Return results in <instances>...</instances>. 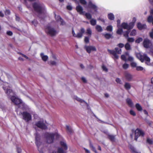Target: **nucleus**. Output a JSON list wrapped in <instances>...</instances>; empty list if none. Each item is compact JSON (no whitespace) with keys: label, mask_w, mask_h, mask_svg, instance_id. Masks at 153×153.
Returning a JSON list of instances; mask_svg holds the SVG:
<instances>
[{"label":"nucleus","mask_w":153,"mask_h":153,"mask_svg":"<svg viewBox=\"0 0 153 153\" xmlns=\"http://www.w3.org/2000/svg\"><path fill=\"white\" fill-rule=\"evenodd\" d=\"M3 89L5 91V93L9 97H10L12 101L16 105H18L19 108L23 110H27L29 109L28 106L22 100L18 98L13 91L10 89L9 84L8 83L5 82L3 87Z\"/></svg>","instance_id":"obj_1"},{"label":"nucleus","mask_w":153,"mask_h":153,"mask_svg":"<svg viewBox=\"0 0 153 153\" xmlns=\"http://www.w3.org/2000/svg\"><path fill=\"white\" fill-rule=\"evenodd\" d=\"M32 6L35 11L39 15V17H40V15H44L46 11L45 7L39 1L33 3Z\"/></svg>","instance_id":"obj_2"},{"label":"nucleus","mask_w":153,"mask_h":153,"mask_svg":"<svg viewBox=\"0 0 153 153\" xmlns=\"http://www.w3.org/2000/svg\"><path fill=\"white\" fill-rule=\"evenodd\" d=\"M45 136L47 143H51L53 142L54 137H55L56 139H58L61 137L59 134L57 132L55 133L46 132L45 134Z\"/></svg>","instance_id":"obj_3"},{"label":"nucleus","mask_w":153,"mask_h":153,"mask_svg":"<svg viewBox=\"0 0 153 153\" xmlns=\"http://www.w3.org/2000/svg\"><path fill=\"white\" fill-rule=\"evenodd\" d=\"M136 56L137 58L142 62H143L144 60H145L146 61V64L148 65H151V64L150 62V59L147 56L146 54L139 53H137L136 54Z\"/></svg>","instance_id":"obj_4"},{"label":"nucleus","mask_w":153,"mask_h":153,"mask_svg":"<svg viewBox=\"0 0 153 153\" xmlns=\"http://www.w3.org/2000/svg\"><path fill=\"white\" fill-rule=\"evenodd\" d=\"M45 32L51 36L56 35L57 33V31L53 27L49 25H47L45 28Z\"/></svg>","instance_id":"obj_5"},{"label":"nucleus","mask_w":153,"mask_h":153,"mask_svg":"<svg viewBox=\"0 0 153 153\" xmlns=\"http://www.w3.org/2000/svg\"><path fill=\"white\" fill-rule=\"evenodd\" d=\"M60 143L62 147L64 149V150L62 148H58L57 152L53 151L52 153H65V151L68 149V146L65 141L63 140L60 142Z\"/></svg>","instance_id":"obj_6"},{"label":"nucleus","mask_w":153,"mask_h":153,"mask_svg":"<svg viewBox=\"0 0 153 153\" xmlns=\"http://www.w3.org/2000/svg\"><path fill=\"white\" fill-rule=\"evenodd\" d=\"M115 51L114 50H111L109 49L108 50V51L110 54L113 55V56L112 57L115 60L116 59H117L119 58V56L117 54V53L118 54H121L122 51L121 49H119L117 48H115Z\"/></svg>","instance_id":"obj_7"},{"label":"nucleus","mask_w":153,"mask_h":153,"mask_svg":"<svg viewBox=\"0 0 153 153\" xmlns=\"http://www.w3.org/2000/svg\"><path fill=\"white\" fill-rule=\"evenodd\" d=\"M40 136L39 134L36 132L35 134V139H36V144L38 150L40 153H43L42 149H40V148L42 147V143L40 142Z\"/></svg>","instance_id":"obj_8"},{"label":"nucleus","mask_w":153,"mask_h":153,"mask_svg":"<svg viewBox=\"0 0 153 153\" xmlns=\"http://www.w3.org/2000/svg\"><path fill=\"white\" fill-rule=\"evenodd\" d=\"M150 15L147 18V21L148 22L152 23L153 25V8L151 9L150 11ZM149 36L150 37L153 39V28L152 31L149 33Z\"/></svg>","instance_id":"obj_9"},{"label":"nucleus","mask_w":153,"mask_h":153,"mask_svg":"<svg viewBox=\"0 0 153 153\" xmlns=\"http://www.w3.org/2000/svg\"><path fill=\"white\" fill-rule=\"evenodd\" d=\"M35 125L38 127L42 129H45L47 128L48 124L45 121H39L36 123Z\"/></svg>","instance_id":"obj_10"},{"label":"nucleus","mask_w":153,"mask_h":153,"mask_svg":"<svg viewBox=\"0 0 153 153\" xmlns=\"http://www.w3.org/2000/svg\"><path fill=\"white\" fill-rule=\"evenodd\" d=\"M85 7L86 8H90L93 10L94 12H97V7L96 5L92 2L90 1H89L88 5L87 6H85Z\"/></svg>","instance_id":"obj_11"},{"label":"nucleus","mask_w":153,"mask_h":153,"mask_svg":"<svg viewBox=\"0 0 153 153\" xmlns=\"http://www.w3.org/2000/svg\"><path fill=\"white\" fill-rule=\"evenodd\" d=\"M144 135V133L142 130L137 129L135 131V140L137 141L139 137H143Z\"/></svg>","instance_id":"obj_12"},{"label":"nucleus","mask_w":153,"mask_h":153,"mask_svg":"<svg viewBox=\"0 0 153 153\" xmlns=\"http://www.w3.org/2000/svg\"><path fill=\"white\" fill-rule=\"evenodd\" d=\"M20 113L22 114L23 119L26 121L28 122L31 120V116L29 113L26 111Z\"/></svg>","instance_id":"obj_13"},{"label":"nucleus","mask_w":153,"mask_h":153,"mask_svg":"<svg viewBox=\"0 0 153 153\" xmlns=\"http://www.w3.org/2000/svg\"><path fill=\"white\" fill-rule=\"evenodd\" d=\"M124 76L126 79L128 81L133 80V76L128 72H126L124 74Z\"/></svg>","instance_id":"obj_14"},{"label":"nucleus","mask_w":153,"mask_h":153,"mask_svg":"<svg viewBox=\"0 0 153 153\" xmlns=\"http://www.w3.org/2000/svg\"><path fill=\"white\" fill-rule=\"evenodd\" d=\"M144 47L146 48H149L152 45L151 41L147 39H145L143 42Z\"/></svg>","instance_id":"obj_15"},{"label":"nucleus","mask_w":153,"mask_h":153,"mask_svg":"<svg viewBox=\"0 0 153 153\" xmlns=\"http://www.w3.org/2000/svg\"><path fill=\"white\" fill-rule=\"evenodd\" d=\"M85 48L87 52L88 53H90L91 51H96V48L93 46H85Z\"/></svg>","instance_id":"obj_16"},{"label":"nucleus","mask_w":153,"mask_h":153,"mask_svg":"<svg viewBox=\"0 0 153 153\" xmlns=\"http://www.w3.org/2000/svg\"><path fill=\"white\" fill-rule=\"evenodd\" d=\"M74 99L77 101L80 102L81 103V105H86L88 108V105L84 100L76 96L74 97Z\"/></svg>","instance_id":"obj_17"},{"label":"nucleus","mask_w":153,"mask_h":153,"mask_svg":"<svg viewBox=\"0 0 153 153\" xmlns=\"http://www.w3.org/2000/svg\"><path fill=\"white\" fill-rule=\"evenodd\" d=\"M76 9L77 12L80 14L84 15L85 11H83V8L80 5H78L76 6Z\"/></svg>","instance_id":"obj_18"},{"label":"nucleus","mask_w":153,"mask_h":153,"mask_svg":"<svg viewBox=\"0 0 153 153\" xmlns=\"http://www.w3.org/2000/svg\"><path fill=\"white\" fill-rule=\"evenodd\" d=\"M55 17L56 20L58 22H61V25H64L65 24V23L63 20L61 18L60 16H56V15H55Z\"/></svg>","instance_id":"obj_19"},{"label":"nucleus","mask_w":153,"mask_h":153,"mask_svg":"<svg viewBox=\"0 0 153 153\" xmlns=\"http://www.w3.org/2000/svg\"><path fill=\"white\" fill-rule=\"evenodd\" d=\"M137 27L139 30H142L146 28V25L145 24H142L140 23L139 22L137 23Z\"/></svg>","instance_id":"obj_20"},{"label":"nucleus","mask_w":153,"mask_h":153,"mask_svg":"<svg viewBox=\"0 0 153 153\" xmlns=\"http://www.w3.org/2000/svg\"><path fill=\"white\" fill-rule=\"evenodd\" d=\"M85 30L83 28H82L80 30V32L76 34V36L75 37L78 38H81L83 34L85 33Z\"/></svg>","instance_id":"obj_21"},{"label":"nucleus","mask_w":153,"mask_h":153,"mask_svg":"<svg viewBox=\"0 0 153 153\" xmlns=\"http://www.w3.org/2000/svg\"><path fill=\"white\" fill-rule=\"evenodd\" d=\"M126 102L128 105L130 107H132L133 106V104L131 100L129 99L128 98L126 99Z\"/></svg>","instance_id":"obj_22"},{"label":"nucleus","mask_w":153,"mask_h":153,"mask_svg":"<svg viewBox=\"0 0 153 153\" xmlns=\"http://www.w3.org/2000/svg\"><path fill=\"white\" fill-rule=\"evenodd\" d=\"M40 56L42 60L44 61H46L48 59V56L47 55H45L43 53H41Z\"/></svg>","instance_id":"obj_23"},{"label":"nucleus","mask_w":153,"mask_h":153,"mask_svg":"<svg viewBox=\"0 0 153 153\" xmlns=\"http://www.w3.org/2000/svg\"><path fill=\"white\" fill-rule=\"evenodd\" d=\"M108 19L111 20H113L114 19V15L111 13H109L108 14Z\"/></svg>","instance_id":"obj_24"},{"label":"nucleus","mask_w":153,"mask_h":153,"mask_svg":"<svg viewBox=\"0 0 153 153\" xmlns=\"http://www.w3.org/2000/svg\"><path fill=\"white\" fill-rule=\"evenodd\" d=\"M121 27L124 29H126L128 30V24L127 23L123 22L121 24Z\"/></svg>","instance_id":"obj_25"},{"label":"nucleus","mask_w":153,"mask_h":153,"mask_svg":"<svg viewBox=\"0 0 153 153\" xmlns=\"http://www.w3.org/2000/svg\"><path fill=\"white\" fill-rule=\"evenodd\" d=\"M129 148L132 153H140V152H137L133 146L130 145Z\"/></svg>","instance_id":"obj_26"},{"label":"nucleus","mask_w":153,"mask_h":153,"mask_svg":"<svg viewBox=\"0 0 153 153\" xmlns=\"http://www.w3.org/2000/svg\"><path fill=\"white\" fill-rule=\"evenodd\" d=\"M85 33L89 37H90L92 34V31L91 29L89 28H87Z\"/></svg>","instance_id":"obj_27"},{"label":"nucleus","mask_w":153,"mask_h":153,"mask_svg":"<svg viewBox=\"0 0 153 153\" xmlns=\"http://www.w3.org/2000/svg\"><path fill=\"white\" fill-rule=\"evenodd\" d=\"M124 87L127 90H129L131 87V86L129 83L126 82L124 85Z\"/></svg>","instance_id":"obj_28"},{"label":"nucleus","mask_w":153,"mask_h":153,"mask_svg":"<svg viewBox=\"0 0 153 153\" xmlns=\"http://www.w3.org/2000/svg\"><path fill=\"white\" fill-rule=\"evenodd\" d=\"M108 138L112 142L115 141V136L112 135L108 134Z\"/></svg>","instance_id":"obj_29"},{"label":"nucleus","mask_w":153,"mask_h":153,"mask_svg":"<svg viewBox=\"0 0 153 153\" xmlns=\"http://www.w3.org/2000/svg\"><path fill=\"white\" fill-rule=\"evenodd\" d=\"M66 130L68 133L71 134L72 133L73 131L71 128L68 126H66Z\"/></svg>","instance_id":"obj_30"},{"label":"nucleus","mask_w":153,"mask_h":153,"mask_svg":"<svg viewBox=\"0 0 153 153\" xmlns=\"http://www.w3.org/2000/svg\"><path fill=\"white\" fill-rule=\"evenodd\" d=\"M95 28L96 30L99 32H101L102 31V28L100 25H97Z\"/></svg>","instance_id":"obj_31"},{"label":"nucleus","mask_w":153,"mask_h":153,"mask_svg":"<svg viewBox=\"0 0 153 153\" xmlns=\"http://www.w3.org/2000/svg\"><path fill=\"white\" fill-rule=\"evenodd\" d=\"M135 107L137 110L139 111H141L142 110L141 106L139 103H137Z\"/></svg>","instance_id":"obj_32"},{"label":"nucleus","mask_w":153,"mask_h":153,"mask_svg":"<svg viewBox=\"0 0 153 153\" xmlns=\"http://www.w3.org/2000/svg\"><path fill=\"white\" fill-rule=\"evenodd\" d=\"M105 38L107 39H109L112 37V35L108 33H106L104 34Z\"/></svg>","instance_id":"obj_33"},{"label":"nucleus","mask_w":153,"mask_h":153,"mask_svg":"<svg viewBox=\"0 0 153 153\" xmlns=\"http://www.w3.org/2000/svg\"><path fill=\"white\" fill-rule=\"evenodd\" d=\"M128 30H129L132 29L134 25V23L131 22L130 23L128 24Z\"/></svg>","instance_id":"obj_34"},{"label":"nucleus","mask_w":153,"mask_h":153,"mask_svg":"<svg viewBox=\"0 0 153 153\" xmlns=\"http://www.w3.org/2000/svg\"><path fill=\"white\" fill-rule=\"evenodd\" d=\"M86 17V18L88 19H91V15L89 13H85V12L84 15Z\"/></svg>","instance_id":"obj_35"},{"label":"nucleus","mask_w":153,"mask_h":153,"mask_svg":"<svg viewBox=\"0 0 153 153\" xmlns=\"http://www.w3.org/2000/svg\"><path fill=\"white\" fill-rule=\"evenodd\" d=\"M90 23L91 25L94 26L96 24V20L95 19H92L90 20Z\"/></svg>","instance_id":"obj_36"},{"label":"nucleus","mask_w":153,"mask_h":153,"mask_svg":"<svg viewBox=\"0 0 153 153\" xmlns=\"http://www.w3.org/2000/svg\"><path fill=\"white\" fill-rule=\"evenodd\" d=\"M129 32V31L128 30H127L124 32L123 33V35L127 39L128 37Z\"/></svg>","instance_id":"obj_37"},{"label":"nucleus","mask_w":153,"mask_h":153,"mask_svg":"<svg viewBox=\"0 0 153 153\" xmlns=\"http://www.w3.org/2000/svg\"><path fill=\"white\" fill-rule=\"evenodd\" d=\"M136 31L135 29L133 30L130 32V35L131 36H134L136 34Z\"/></svg>","instance_id":"obj_38"},{"label":"nucleus","mask_w":153,"mask_h":153,"mask_svg":"<svg viewBox=\"0 0 153 153\" xmlns=\"http://www.w3.org/2000/svg\"><path fill=\"white\" fill-rule=\"evenodd\" d=\"M147 142L149 144H153V140L152 139H150L148 138L147 139Z\"/></svg>","instance_id":"obj_39"},{"label":"nucleus","mask_w":153,"mask_h":153,"mask_svg":"<svg viewBox=\"0 0 153 153\" xmlns=\"http://www.w3.org/2000/svg\"><path fill=\"white\" fill-rule=\"evenodd\" d=\"M149 53L153 56V46L152 45L149 48Z\"/></svg>","instance_id":"obj_40"},{"label":"nucleus","mask_w":153,"mask_h":153,"mask_svg":"<svg viewBox=\"0 0 153 153\" xmlns=\"http://www.w3.org/2000/svg\"><path fill=\"white\" fill-rule=\"evenodd\" d=\"M125 48L126 50H129L131 49V47L130 44L128 43H127L125 45Z\"/></svg>","instance_id":"obj_41"},{"label":"nucleus","mask_w":153,"mask_h":153,"mask_svg":"<svg viewBox=\"0 0 153 153\" xmlns=\"http://www.w3.org/2000/svg\"><path fill=\"white\" fill-rule=\"evenodd\" d=\"M113 27L111 25L108 26L106 27V30L108 31H111L112 30Z\"/></svg>","instance_id":"obj_42"},{"label":"nucleus","mask_w":153,"mask_h":153,"mask_svg":"<svg viewBox=\"0 0 153 153\" xmlns=\"http://www.w3.org/2000/svg\"><path fill=\"white\" fill-rule=\"evenodd\" d=\"M136 69L138 71H142L144 70V68L140 66H137L136 67Z\"/></svg>","instance_id":"obj_43"},{"label":"nucleus","mask_w":153,"mask_h":153,"mask_svg":"<svg viewBox=\"0 0 153 153\" xmlns=\"http://www.w3.org/2000/svg\"><path fill=\"white\" fill-rule=\"evenodd\" d=\"M127 39V41L129 42H132L134 41V39L133 38H129L128 37Z\"/></svg>","instance_id":"obj_44"},{"label":"nucleus","mask_w":153,"mask_h":153,"mask_svg":"<svg viewBox=\"0 0 153 153\" xmlns=\"http://www.w3.org/2000/svg\"><path fill=\"white\" fill-rule=\"evenodd\" d=\"M123 31V29L121 28H119L117 30V33L118 34H121Z\"/></svg>","instance_id":"obj_45"},{"label":"nucleus","mask_w":153,"mask_h":153,"mask_svg":"<svg viewBox=\"0 0 153 153\" xmlns=\"http://www.w3.org/2000/svg\"><path fill=\"white\" fill-rule=\"evenodd\" d=\"M131 66L133 67H136H136L137 65V63L135 62H132L131 63Z\"/></svg>","instance_id":"obj_46"},{"label":"nucleus","mask_w":153,"mask_h":153,"mask_svg":"<svg viewBox=\"0 0 153 153\" xmlns=\"http://www.w3.org/2000/svg\"><path fill=\"white\" fill-rule=\"evenodd\" d=\"M89 36L85 37L84 41L86 43H88L89 42Z\"/></svg>","instance_id":"obj_47"},{"label":"nucleus","mask_w":153,"mask_h":153,"mask_svg":"<svg viewBox=\"0 0 153 153\" xmlns=\"http://www.w3.org/2000/svg\"><path fill=\"white\" fill-rule=\"evenodd\" d=\"M129 67V65L126 63H125L123 65V67L124 69H127Z\"/></svg>","instance_id":"obj_48"},{"label":"nucleus","mask_w":153,"mask_h":153,"mask_svg":"<svg viewBox=\"0 0 153 153\" xmlns=\"http://www.w3.org/2000/svg\"><path fill=\"white\" fill-rule=\"evenodd\" d=\"M121 59L125 61H127L126 56L125 55H123L121 56Z\"/></svg>","instance_id":"obj_49"},{"label":"nucleus","mask_w":153,"mask_h":153,"mask_svg":"<svg viewBox=\"0 0 153 153\" xmlns=\"http://www.w3.org/2000/svg\"><path fill=\"white\" fill-rule=\"evenodd\" d=\"M143 40V39L141 38H139L135 41L137 43H139L140 42H142Z\"/></svg>","instance_id":"obj_50"},{"label":"nucleus","mask_w":153,"mask_h":153,"mask_svg":"<svg viewBox=\"0 0 153 153\" xmlns=\"http://www.w3.org/2000/svg\"><path fill=\"white\" fill-rule=\"evenodd\" d=\"M90 147L96 153H97V151L95 148L93 147L92 145L91 144H90Z\"/></svg>","instance_id":"obj_51"},{"label":"nucleus","mask_w":153,"mask_h":153,"mask_svg":"<svg viewBox=\"0 0 153 153\" xmlns=\"http://www.w3.org/2000/svg\"><path fill=\"white\" fill-rule=\"evenodd\" d=\"M102 68L103 70L105 72H107L108 71V69L104 65H103L102 66Z\"/></svg>","instance_id":"obj_52"},{"label":"nucleus","mask_w":153,"mask_h":153,"mask_svg":"<svg viewBox=\"0 0 153 153\" xmlns=\"http://www.w3.org/2000/svg\"><path fill=\"white\" fill-rule=\"evenodd\" d=\"M130 114L131 115L135 116L136 115V113L135 112L132 110H131L130 111Z\"/></svg>","instance_id":"obj_53"},{"label":"nucleus","mask_w":153,"mask_h":153,"mask_svg":"<svg viewBox=\"0 0 153 153\" xmlns=\"http://www.w3.org/2000/svg\"><path fill=\"white\" fill-rule=\"evenodd\" d=\"M32 23L35 26H36L37 25V22L36 20H34L33 21H32Z\"/></svg>","instance_id":"obj_54"},{"label":"nucleus","mask_w":153,"mask_h":153,"mask_svg":"<svg viewBox=\"0 0 153 153\" xmlns=\"http://www.w3.org/2000/svg\"><path fill=\"white\" fill-rule=\"evenodd\" d=\"M128 56V60L129 61H133V60H134V58H133L131 56Z\"/></svg>","instance_id":"obj_55"},{"label":"nucleus","mask_w":153,"mask_h":153,"mask_svg":"<svg viewBox=\"0 0 153 153\" xmlns=\"http://www.w3.org/2000/svg\"><path fill=\"white\" fill-rule=\"evenodd\" d=\"M10 13V11L9 10H6L5 12V14L6 15H8Z\"/></svg>","instance_id":"obj_56"},{"label":"nucleus","mask_w":153,"mask_h":153,"mask_svg":"<svg viewBox=\"0 0 153 153\" xmlns=\"http://www.w3.org/2000/svg\"><path fill=\"white\" fill-rule=\"evenodd\" d=\"M51 65H56V62L54 61H51L50 62Z\"/></svg>","instance_id":"obj_57"},{"label":"nucleus","mask_w":153,"mask_h":153,"mask_svg":"<svg viewBox=\"0 0 153 153\" xmlns=\"http://www.w3.org/2000/svg\"><path fill=\"white\" fill-rule=\"evenodd\" d=\"M116 81L118 83H119L120 84L121 83V81L119 78H117L116 79Z\"/></svg>","instance_id":"obj_58"},{"label":"nucleus","mask_w":153,"mask_h":153,"mask_svg":"<svg viewBox=\"0 0 153 153\" xmlns=\"http://www.w3.org/2000/svg\"><path fill=\"white\" fill-rule=\"evenodd\" d=\"M117 26L118 27H119L120 26V20L119 19H118L117 21Z\"/></svg>","instance_id":"obj_59"},{"label":"nucleus","mask_w":153,"mask_h":153,"mask_svg":"<svg viewBox=\"0 0 153 153\" xmlns=\"http://www.w3.org/2000/svg\"><path fill=\"white\" fill-rule=\"evenodd\" d=\"M7 34L10 36H11L13 34L12 32L11 31H8L7 32Z\"/></svg>","instance_id":"obj_60"},{"label":"nucleus","mask_w":153,"mask_h":153,"mask_svg":"<svg viewBox=\"0 0 153 153\" xmlns=\"http://www.w3.org/2000/svg\"><path fill=\"white\" fill-rule=\"evenodd\" d=\"M118 45L120 48H122L124 46V45L123 43H120L118 44Z\"/></svg>","instance_id":"obj_61"},{"label":"nucleus","mask_w":153,"mask_h":153,"mask_svg":"<svg viewBox=\"0 0 153 153\" xmlns=\"http://www.w3.org/2000/svg\"><path fill=\"white\" fill-rule=\"evenodd\" d=\"M67 8L69 10H71L72 9V7L70 5H68L67 6Z\"/></svg>","instance_id":"obj_62"},{"label":"nucleus","mask_w":153,"mask_h":153,"mask_svg":"<svg viewBox=\"0 0 153 153\" xmlns=\"http://www.w3.org/2000/svg\"><path fill=\"white\" fill-rule=\"evenodd\" d=\"M82 80V81L84 82H86V79L84 77H82L81 78Z\"/></svg>","instance_id":"obj_63"},{"label":"nucleus","mask_w":153,"mask_h":153,"mask_svg":"<svg viewBox=\"0 0 153 153\" xmlns=\"http://www.w3.org/2000/svg\"><path fill=\"white\" fill-rule=\"evenodd\" d=\"M72 34H73V36L75 37L76 36V34L75 33L73 29H72Z\"/></svg>","instance_id":"obj_64"}]
</instances>
